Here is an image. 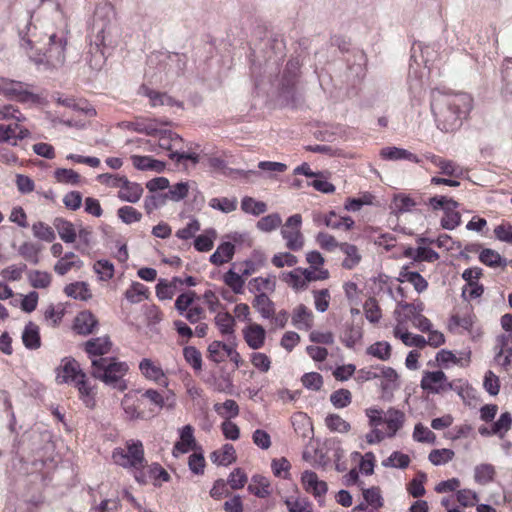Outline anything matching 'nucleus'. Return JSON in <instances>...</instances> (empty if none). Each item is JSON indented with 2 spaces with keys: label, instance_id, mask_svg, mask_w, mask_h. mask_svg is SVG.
Wrapping results in <instances>:
<instances>
[{
  "label": "nucleus",
  "instance_id": "63",
  "mask_svg": "<svg viewBox=\"0 0 512 512\" xmlns=\"http://www.w3.org/2000/svg\"><path fill=\"white\" fill-rule=\"evenodd\" d=\"M289 512H313L312 504L307 498H297L286 501Z\"/></svg>",
  "mask_w": 512,
  "mask_h": 512
},
{
  "label": "nucleus",
  "instance_id": "50",
  "mask_svg": "<svg viewBox=\"0 0 512 512\" xmlns=\"http://www.w3.org/2000/svg\"><path fill=\"white\" fill-rule=\"evenodd\" d=\"M33 235L43 241L52 242L55 239V233L52 227L44 222H36L32 226Z\"/></svg>",
  "mask_w": 512,
  "mask_h": 512
},
{
  "label": "nucleus",
  "instance_id": "25",
  "mask_svg": "<svg viewBox=\"0 0 512 512\" xmlns=\"http://www.w3.org/2000/svg\"><path fill=\"white\" fill-rule=\"evenodd\" d=\"M235 253V246L231 242L221 243L216 251L210 256V262L216 266L230 261Z\"/></svg>",
  "mask_w": 512,
  "mask_h": 512
},
{
  "label": "nucleus",
  "instance_id": "11",
  "mask_svg": "<svg viewBox=\"0 0 512 512\" xmlns=\"http://www.w3.org/2000/svg\"><path fill=\"white\" fill-rule=\"evenodd\" d=\"M63 364L57 368L56 381L59 384L67 383L69 381H76L81 378V373H84L73 358H64Z\"/></svg>",
  "mask_w": 512,
  "mask_h": 512
},
{
  "label": "nucleus",
  "instance_id": "40",
  "mask_svg": "<svg viewBox=\"0 0 512 512\" xmlns=\"http://www.w3.org/2000/svg\"><path fill=\"white\" fill-rule=\"evenodd\" d=\"M512 415L510 412H504L500 415L499 419L492 425V432L500 439L504 438L505 434L511 429Z\"/></svg>",
  "mask_w": 512,
  "mask_h": 512
},
{
  "label": "nucleus",
  "instance_id": "2",
  "mask_svg": "<svg viewBox=\"0 0 512 512\" xmlns=\"http://www.w3.org/2000/svg\"><path fill=\"white\" fill-rule=\"evenodd\" d=\"M129 370L126 362L119 361L115 357H100L93 359L90 374L93 378L118 391L127 389L123 379Z\"/></svg>",
  "mask_w": 512,
  "mask_h": 512
},
{
  "label": "nucleus",
  "instance_id": "21",
  "mask_svg": "<svg viewBox=\"0 0 512 512\" xmlns=\"http://www.w3.org/2000/svg\"><path fill=\"white\" fill-rule=\"evenodd\" d=\"M479 260L484 265L490 268H502L504 269L508 265V260L502 257L497 251L484 248L479 253Z\"/></svg>",
  "mask_w": 512,
  "mask_h": 512
},
{
  "label": "nucleus",
  "instance_id": "42",
  "mask_svg": "<svg viewBox=\"0 0 512 512\" xmlns=\"http://www.w3.org/2000/svg\"><path fill=\"white\" fill-rule=\"evenodd\" d=\"M93 270L101 281H108L114 275V265L106 259L96 261L93 265Z\"/></svg>",
  "mask_w": 512,
  "mask_h": 512
},
{
  "label": "nucleus",
  "instance_id": "48",
  "mask_svg": "<svg viewBox=\"0 0 512 512\" xmlns=\"http://www.w3.org/2000/svg\"><path fill=\"white\" fill-rule=\"evenodd\" d=\"M121 125L130 131L145 133L149 136H156L157 134V128L152 122H123Z\"/></svg>",
  "mask_w": 512,
  "mask_h": 512
},
{
  "label": "nucleus",
  "instance_id": "28",
  "mask_svg": "<svg viewBox=\"0 0 512 512\" xmlns=\"http://www.w3.org/2000/svg\"><path fill=\"white\" fill-rule=\"evenodd\" d=\"M139 369L146 378L152 379L159 384L167 385L162 369L155 366L150 359L144 358L139 364Z\"/></svg>",
  "mask_w": 512,
  "mask_h": 512
},
{
  "label": "nucleus",
  "instance_id": "56",
  "mask_svg": "<svg viewBox=\"0 0 512 512\" xmlns=\"http://www.w3.org/2000/svg\"><path fill=\"white\" fill-rule=\"evenodd\" d=\"M223 280L225 284L229 286L235 294L242 293L245 282L241 275L230 269L224 274Z\"/></svg>",
  "mask_w": 512,
  "mask_h": 512
},
{
  "label": "nucleus",
  "instance_id": "1",
  "mask_svg": "<svg viewBox=\"0 0 512 512\" xmlns=\"http://www.w3.org/2000/svg\"><path fill=\"white\" fill-rule=\"evenodd\" d=\"M472 108V98L466 93L431 92V111L437 128L442 132L459 129Z\"/></svg>",
  "mask_w": 512,
  "mask_h": 512
},
{
  "label": "nucleus",
  "instance_id": "34",
  "mask_svg": "<svg viewBox=\"0 0 512 512\" xmlns=\"http://www.w3.org/2000/svg\"><path fill=\"white\" fill-rule=\"evenodd\" d=\"M281 235L286 240L287 248L292 251H298L304 245L303 235L301 234L300 230H289L287 228H282Z\"/></svg>",
  "mask_w": 512,
  "mask_h": 512
},
{
  "label": "nucleus",
  "instance_id": "29",
  "mask_svg": "<svg viewBox=\"0 0 512 512\" xmlns=\"http://www.w3.org/2000/svg\"><path fill=\"white\" fill-rule=\"evenodd\" d=\"M210 459L217 465L227 466L236 461V451L231 444H225L222 452L215 450L210 454Z\"/></svg>",
  "mask_w": 512,
  "mask_h": 512
},
{
  "label": "nucleus",
  "instance_id": "30",
  "mask_svg": "<svg viewBox=\"0 0 512 512\" xmlns=\"http://www.w3.org/2000/svg\"><path fill=\"white\" fill-rule=\"evenodd\" d=\"M497 348L499 351L496 353L495 360H499L501 356L506 353L502 365L504 367L510 364V357L512 356V335L502 334L497 337Z\"/></svg>",
  "mask_w": 512,
  "mask_h": 512
},
{
  "label": "nucleus",
  "instance_id": "60",
  "mask_svg": "<svg viewBox=\"0 0 512 512\" xmlns=\"http://www.w3.org/2000/svg\"><path fill=\"white\" fill-rule=\"evenodd\" d=\"M225 347L226 344L224 342L213 341L209 344L207 349L208 358L216 364L225 361V353L223 351Z\"/></svg>",
  "mask_w": 512,
  "mask_h": 512
},
{
  "label": "nucleus",
  "instance_id": "23",
  "mask_svg": "<svg viewBox=\"0 0 512 512\" xmlns=\"http://www.w3.org/2000/svg\"><path fill=\"white\" fill-rule=\"evenodd\" d=\"M339 249L346 255V258L342 262L343 268L351 270L360 263L362 256L357 246L344 242L340 243Z\"/></svg>",
  "mask_w": 512,
  "mask_h": 512
},
{
  "label": "nucleus",
  "instance_id": "17",
  "mask_svg": "<svg viewBox=\"0 0 512 512\" xmlns=\"http://www.w3.org/2000/svg\"><path fill=\"white\" fill-rule=\"evenodd\" d=\"M131 160L133 166L141 171L150 170L161 173L165 170V163L151 156L132 155Z\"/></svg>",
  "mask_w": 512,
  "mask_h": 512
},
{
  "label": "nucleus",
  "instance_id": "61",
  "mask_svg": "<svg viewBox=\"0 0 512 512\" xmlns=\"http://www.w3.org/2000/svg\"><path fill=\"white\" fill-rule=\"evenodd\" d=\"M413 438L422 443H434L436 435L421 423H417L414 427Z\"/></svg>",
  "mask_w": 512,
  "mask_h": 512
},
{
  "label": "nucleus",
  "instance_id": "16",
  "mask_svg": "<svg viewBox=\"0 0 512 512\" xmlns=\"http://www.w3.org/2000/svg\"><path fill=\"white\" fill-rule=\"evenodd\" d=\"M144 192L143 187L136 183L130 182L127 178L123 180L121 190L118 192V198L122 201L136 203L142 197Z\"/></svg>",
  "mask_w": 512,
  "mask_h": 512
},
{
  "label": "nucleus",
  "instance_id": "52",
  "mask_svg": "<svg viewBox=\"0 0 512 512\" xmlns=\"http://www.w3.org/2000/svg\"><path fill=\"white\" fill-rule=\"evenodd\" d=\"M352 401L351 392L347 389H339L330 395V402L335 408L341 409L347 407Z\"/></svg>",
  "mask_w": 512,
  "mask_h": 512
},
{
  "label": "nucleus",
  "instance_id": "26",
  "mask_svg": "<svg viewBox=\"0 0 512 512\" xmlns=\"http://www.w3.org/2000/svg\"><path fill=\"white\" fill-rule=\"evenodd\" d=\"M54 227L56 228L59 237L65 243H73L76 240L77 233L75 231L73 223L70 221L57 217L53 222Z\"/></svg>",
  "mask_w": 512,
  "mask_h": 512
},
{
  "label": "nucleus",
  "instance_id": "13",
  "mask_svg": "<svg viewBox=\"0 0 512 512\" xmlns=\"http://www.w3.org/2000/svg\"><path fill=\"white\" fill-rule=\"evenodd\" d=\"M98 325L97 318L90 311H82L74 319L73 329L79 335H89Z\"/></svg>",
  "mask_w": 512,
  "mask_h": 512
},
{
  "label": "nucleus",
  "instance_id": "59",
  "mask_svg": "<svg viewBox=\"0 0 512 512\" xmlns=\"http://www.w3.org/2000/svg\"><path fill=\"white\" fill-rule=\"evenodd\" d=\"M39 251H40V248L37 247L35 244L30 243V242H24L19 247V250H18L19 254L23 258H25L26 260L30 261L34 265L39 263V257H38Z\"/></svg>",
  "mask_w": 512,
  "mask_h": 512
},
{
  "label": "nucleus",
  "instance_id": "38",
  "mask_svg": "<svg viewBox=\"0 0 512 512\" xmlns=\"http://www.w3.org/2000/svg\"><path fill=\"white\" fill-rule=\"evenodd\" d=\"M366 352L382 361H387L391 357V345L386 341L376 342L370 345Z\"/></svg>",
  "mask_w": 512,
  "mask_h": 512
},
{
  "label": "nucleus",
  "instance_id": "51",
  "mask_svg": "<svg viewBox=\"0 0 512 512\" xmlns=\"http://www.w3.org/2000/svg\"><path fill=\"white\" fill-rule=\"evenodd\" d=\"M282 223V219L278 213H272L262 217L257 222V228L264 232H271L279 227Z\"/></svg>",
  "mask_w": 512,
  "mask_h": 512
},
{
  "label": "nucleus",
  "instance_id": "24",
  "mask_svg": "<svg viewBox=\"0 0 512 512\" xmlns=\"http://www.w3.org/2000/svg\"><path fill=\"white\" fill-rule=\"evenodd\" d=\"M312 312L304 305H298L292 316V324L298 329L309 330L312 327Z\"/></svg>",
  "mask_w": 512,
  "mask_h": 512
},
{
  "label": "nucleus",
  "instance_id": "57",
  "mask_svg": "<svg viewBox=\"0 0 512 512\" xmlns=\"http://www.w3.org/2000/svg\"><path fill=\"white\" fill-rule=\"evenodd\" d=\"M196 298L197 294L194 291H188L180 294L175 301V309L180 315H183L194 303Z\"/></svg>",
  "mask_w": 512,
  "mask_h": 512
},
{
  "label": "nucleus",
  "instance_id": "7",
  "mask_svg": "<svg viewBox=\"0 0 512 512\" xmlns=\"http://www.w3.org/2000/svg\"><path fill=\"white\" fill-rule=\"evenodd\" d=\"M301 66L302 61L300 60L299 56L292 57L287 62L281 80V89L283 93L289 94L290 92L294 91L300 75Z\"/></svg>",
  "mask_w": 512,
  "mask_h": 512
},
{
  "label": "nucleus",
  "instance_id": "46",
  "mask_svg": "<svg viewBox=\"0 0 512 512\" xmlns=\"http://www.w3.org/2000/svg\"><path fill=\"white\" fill-rule=\"evenodd\" d=\"M241 209L249 214L258 216L267 210V206L262 201H256L251 197H244L241 201Z\"/></svg>",
  "mask_w": 512,
  "mask_h": 512
},
{
  "label": "nucleus",
  "instance_id": "14",
  "mask_svg": "<svg viewBox=\"0 0 512 512\" xmlns=\"http://www.w3.org/2000/svg\"><path fill=\"white\" fill-rule=\"evenodd\" d=\"M244 339L247 345L254 350L264 345L266 331L260 324H250L243 330Z\"/></svg>",
  "mask_w": 512,
  "mask_h": 512
},
{
  "label": "nucleus",
  "instance_id": "36",
  "mask_svg": "<svg viewBox=\"0 0 512 512\" xmlns=\"http://www.w3.org/2000/svg\"><path fill=\"white\" fill-rule=\"evenodd\" d=\"M325 425L332 432L347 433L351 429L350 423L338 414H329L325 418Z\"/></svg>",
  "mask_w": 512,
  "mask_h": 512
},
{
  "label": "nucleus",
  "instance_id": "5",
  "mask_svg": "<svg viewBox=\"0 0 512 512\" xmlns=\"http://www.w3.org/2000/svg\"><path fill=\"white\" fill-rule=\"evenodd\" d=\"M187 64V57L179 53H153L148 58L149 68L155 66L159 73H164L166 76H179L181 75Z\"/></svg>",
  "mask_w": 512,
  "mask_h": 512
},
{
  "label": "nucleus",
  "instance_id": "32",
  "mask_svg": "<svg viewBox=\"0 0 512 512\" xmlns=\"http://www.w3.org/2000/svg\"><path fill=\"white\" fill-rule=\"evenodd\" d=\"M64 292L67 296L82 301H86L92 296L89 290V285L86 282H75L68 284L65 287Z\"/></svg>",
  "mask_w": 512,
  "mask_h": 512
},
{
  "label": "nucleus",
  "instance_id": "39",
  "mask_svg": "<svg viewBox=\"0 0 512 512\" xmlns=\"http://www.w3.org/2000/svg\"><path fill=\"white\" fill-rule=\"evenodd\" d=\"M215 324L223 335L234 333L235 320L228 312H219L215 316Z\"/></svg>",
  "mask_w": 512,
  "mask_h": 512
},
{
  "label": "nucleus",
  "instance_id": "10",
  "mask_svg": "<svg viewBox=\"0 0 512 512\" xmlns=\"http://www.w3.org/2000/svg\"><path fill=\"white\" fill-rule=\"evenodd\" d=\"M111 348L112 342L108 336L91 338L84 344V350L91 363L95 358L105 357L111 351Z\"/></svg>",
  "mask_w": 512,
  "mask_h": 512
},
{
  "label": "nucleus",
  "instance_id": "8",
  "mask_svg": "<svg viewBox=\"0 0 512 512\" xmlns=\"http://www.w3.org/2000/svg\"><path fill=\"white\" fill-rule=\"evenodd\" d=\"M446 382L447 376L443 371H425L421 379L420 387L428 393L440 394L444 392Z\"/></svg>",
  "mask_w": 512,
  "mask_h": 512
},
{
  "label": "nucleus",
  "instance_id": "27",
  "mask_svg": "<svg viewBox=\"0 0 512 512\" xmlns=\"http://www.w3.org/2000/svg\"><path fill=\"white\" fill-rule=\"evenodd\" d=\"M292 425L295 432L302 438H310L313 435V426L309 417L304 413L292 416Z\"/></svg>",
  "mask_w": 512,
  "mask_h": 512
},
{
  "label": "nucleus",
  "instance_id": "20",
  "mask_svg": "<svg viewBox=\"0 0 512 512\" xmlns=\"http://www.w3.org/2000/svg\"><path fill=\"white\" fill-rule=\"evenodd\" d=\"M22 341L24 346L30 350L38 349L41 346L39 327L35 323L30 321L25 325Z\"/></svg>",
  "mask_w": 512,
  "mask_h": 512
},
{
  "label": "nucleus",
  "instance_id": "9",
  "mask_svg": "<svg viewBox=\"0 0 512 512\" xmlns=\"http://www.w3.org/2000/svg\"><path fill=\"white\" fill-rule=\"evenodd\" d=\"M112 44H109L107 40L97 41L92 39L90 48L87 56V63L93 70H100L106 61L105 49Z\"/></svg>",
  "mask_w": 512,
  "mask_h": 512
},
{
  "label": "nucleus",
  "instance_id": "41",
  "mask_svg": "<svg viewBox=\"0 0 512 512\" xmlns=\"http://www.w3.org/2000/svg\"><path fill=\"white\" fill-rule=\"evenodd\" d=\"M300 269L301 268H296L293 271L282 274L283 281L295 290H303L307 288L306 279L305 277H302V274L299 271Z\"/></svg>",
  "mask_w": 512,
  "mask_h": 512
},
{
  "label": "nucleus",
  "instance_id": "55",
  "mask_svg": "<svg viewBox=\"0 0 512 512\" xmlns=\"http://www.w3.org/2000/svg\"><path fill=\"white\" fill-rule=\"evenodd\" d=\"M117 215L125 224L139 222L142 219V214L132 206L120 207L117 210Z\"/></svg>",
  "mask_w": 512,
  "mask_h": 512
},
{
  "label": "nucleus",
  "instance_id": "43",
  "mask_svg": "<svg viewBox=\"0 0 512 512\" xmlns=\"http://www.w3.org/2000/svg\"><path fill=\"white\" fill-rule=\"evenodd\" d=\"M216 237V231L209 229L205 234L199 235L194 240V247L199 252H207L213 248V240Z\"/></svg>",
  "mask_w": 512,
  "mask_h": 512
},
{
  "label": "nucleus",
  "instance_id": "62",
  "mask_svg": "<svg viewBox=\"0 0 512 512\" xmlns=\"http://www.w3.org/2000/svg\"><path fill=\"white\" fill-rule=\"evenodd\" d=\"M425 480L426 474L422 472L418 473L417 477L412 479L408 485L409 494L412 495L414 498H419L423 496L426 492L424 488Z\"/></svg>",
  "mask_w": 512,
  "mask_h": 512
},
{
  "label": "nucleus",
  "instance_id": "35",
  "mask_svg": "<svg viewBox=\"0 0 512 512\" xmlns=\"http://www.w3.org/2000/svg\"><path fill=\"white\" fill-rule=\"evenodd\" d=\"M215 412L225 418L226 420H230L239 415V406L235 400L227 399L224 403H216L214 404Z\"/></svg>",
  "mask_w": 512,
  "mask_h": 512
},
{
  "label": "nucleus",
  "instance_id": "45",
  "mask_svg": "<svg viewBox=\"0 0 512 512\" xmlns=\"http://www.w3.org/2000/svg\"><path fill=\"white\" fill-rule=\"evenodd\" d=\"M364 312L366 319L371 323H378L381 319V309L374 297L368 298L364 303Z\"/></svg>",
  "mask_w": 512,
  "mask_h": 512
},
{
  "label": "nucleus",
  "instance_id": "22",
  "mask_svg": "<svg viewBox=\"0 0 512 512\" xmlns=\"http://www.w3.org/2000/svg\"><path fill=\"white\" fill-rule=\"evenodd\" d=\"M252 306L265 319H270L275 314L274 302L267 296V294L263 292L255 296L254 300L252 301Z\"/></svg>",
  "mask_w": 512,
  "mask_h": 512
},
{
  "label": "nucleus",
  "instance_id": "31",
  "mask_svg": "<svg viewBox=\"0 0 512 512\" xmlns=\"http://www.w3.org/2000/svg\"><path fill=\"white\" fill-rule=\"evenodd\" d=\"M248 491L259 498H266L271 494L270 483L266 477L254 475Z\"/></svg>",
  "mask_w": 512,
  "mask_h": 512
},
{
  "label": "nucleus",
  "instance_id": "53",
  "mask_svg": "<svg viewBox=\"0 0 512 512\" xmlns=\"http://www.w3.org/2000/svg\"><path fill=\"white\" fill-rule=\"evenodd\" d=\"M455 453L451 449H434L429 453L428 459L434 465H442L451 461Z\"/></svg>",
  "mask_w": 512,
  "mask_h": 512
},
{
  "label": "nucleus",
  "instance_id": "54",
  "mask_svg": "<svg viewBox=\"0 0 512 512\" xmlns=\"http://www.w3.org/2000/svg\"><path fill=\"white\" fill-rule=\"evenodd\" d=\"M363 498L368 505L374 509L383 507L384 501L379 487H371L363 490Z\"/></svg>",
  "mask_w": 512,
  "mask_h": 512
},
{
  "label": "nucleus",
  "instance_id": "3",
  "mask_svg": "<svg viewBox=\"0 0 512 512\" xmlns=\"http://www.w3.org/2000/svg\"><path fill=\"white\" fill-rule=\"evenodd\" d=\"M116 14L114 6L107 0L96 5L91 24V36L97 41L107 40L113 44V34L116 32Z\"/></svg>",
  "mask_w": 512,
  "mask_h": 512
},
{
  "label": "nucleus",
  "instance_id": "44",
  "mask_svg": "<svg viewBox=\"0 0 512 512\" xmlns=\"http://www.w3.org/2000/svg\"><path fill=\"white\" fill-rule=\"evenodd\" d=\"M30 285L36 289L47 288L51 284V274L39 270L31 271L28 275Z\"/></svg>",
  "mask_w": 512,
  "mask_h": 512
},
{
  "label": "nucleus",
  "instance_id": "58",
  "mask_svg": "<svg viewBox=\"0 0 512 512\" xmlns=\"http://www.w3.org/2000/svg\"><path fill=\"white\" fill-rule=\"evenodd\" d=\"M54 177L60 183L77 185L80 182V175L72 169L58 168L54 172Z\"/></svg>",
  "mask_w": 512,
  "mask_h": 512
},
{
  "label": "nucleus",
  "instance_id": "6",
  "mask_svg": "<svg viewBox=\"0 0 512 512\" xmlns=\"http://www.w3.org/2000/svg\"><path fill=\"white\" fill-rule=\"evenodd\" d=\"M66 40L51 34L49 37V47L42 57L35 60L37 65L43 64L47 69H55L65 62Z\"/></svg>",
  "mask_w": 512,
  "mask_h": 512
},
{
  "label": "nucleus",
  "instance_id": "49",
  "mask_svg": "<svg viewBox=\"0 0 512 512\" xmlns=\"http://www.w3.org/2000/svg\"><path fill=\"white\" fill-rule=\"evenodd\" d=\"M183 356L185 361L192 366L196 371L202 369V355L200 351L194 346H186L183 349Z\"/></svg>",
  "mask_w": 512,
  "mask_h": 512
},
{
  "label": "nucleus",
  "instance_id": "4",
  "mask_svg": "<svg viewBox=\"0 0 512 512\" xmlns=\"http://www.w3.org/2000/svg\"><path fill=\"white\" fill-rule=\"evenodd\" d=\"M127 450L114 449L112 459L115 464L124 468L140 470L145 467L147 461L144 457V448L141 441L129 440L126 442Z\"/></svg>",
  "mask_w": 512,
  "mask_h": 512
},
{
  "label": "nucleus",
  "instance_id": "64",
  "mask_svg": "<svg viewBox=\"0 0 512 512\" xmlns=\"http://www.w3.org/2000/svg\"><path fill=\"white\" fill-rule=\"evenodd\" d=\"M120 507L118 498L104 499L99 505L90 508L89 512H117Z\"/></svg>",
  "mask_w": 512,
  "mask_h": 512
},
{
  "label": "nucleus",
  "instance_id": "18",
  "mask_svg": "<svg viewBox=\"0 0 512 512\" xmlns=\"http://www.w3.org/2000/svg\"><path fill=\"white\" fill-rule=\"evenodd\" d=\"M405 421V414L399 409L389 408L385 413V423L387 424V437L392 438L400 430Z\"/></svg>",
  "mask_w": 512,
  "mask_h": 512
},
{
  "label": "nucleus",
  "instance_id": "15",
  "mask_svg": "<svg viewBox=\"0 0 512 512\" xmlns=\"http://www.w3.org/2000/svg\"><path fill=\"white\" fill-rule=\"evenodd\" d=\"M459 203L455 200L450 201L443 210L444 216L441 219V227L446 230H453L461 223V214L456 210Z\"/></svg>",
  "mask_w": 512,
  "mask_h": 512
},
{
  "label": "nucleus",
  "instance_id": "47",
  "mask_svg": "<svg viewBox=\"0 0 512 512\" xmlns=\"http://www.w3.org/2000/svg\"><path fill=\"white\" fill-rule=\"evenodd\" d=\"M148 289L139 282H133L125 292V297L130 303H139L142 298H147Z\"/></svg>",
  "mask_w": 512,
  "mask_h": 512
},
{
  "label": "nucleus",
  "instance_id": "37",
  "mask_svg": "<svg viewBox=\"0 0 512 512\" xmlns=\"http://www.w3.org/2000/svg\"><path fill=\"white\" fill-rule=\"evenodd\" d=\"M495 475V468L491 464H480L474 469V479L477 483L485 485L491 482Z\"/></svg>",
  "mask_w": 512,
  "mask_h": 512
},
{
  "label": "nucleus",
  "instance_id": "12",
  "mask_svg": "<svg viewBox=\"0 0 512 512\" xmlns=\"http://www.w3.org/2000/svg\"><path fill=\"white\" fill-rule=\"evenodd\" d=\"M301 481L304 489L316 498H320L327 493V483L319 480L318 475L314 471L306 470L303 472Z\"/></svg>",
  "mask_w": 512,
  "mask_h": 512
},
{
  "label": "nucleus",
  "instance_id": "33",
  "mask_svg": "<svg viewBox=\"0 0 512 512\" xmlns=\"http://www.w3.org/2000/svg\"><path fill=\"white\" fill-rule=\"evenodd\" d=\"M361 338V328L353 324H346L340 336L342 343L348 348H353Z\"/></svg>",
  "mask_w": 512,
  "mask_h": 512
},
{
  "label": "nucleus",
  "instance_id": "19",
  "mask_svg": "<svg viewBox=\"0 0 512 512\" xmlns=\"http://www.w3.org/2000/svg\"><path fill=\"white\" fill-rule=\"evenodd\" d=\"M380 155L383 159L397 161V160H408L414 163H419L420 159L417 155L410 151L398 148V147H385L380 151Z\"/></svg>",
  "mask_w": 512,
  "mask_h": 512
}]
</instances>
